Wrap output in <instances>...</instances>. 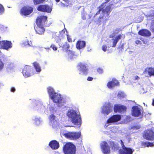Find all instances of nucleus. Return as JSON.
<instances>
[{
	"instance_id": "obj_1",
	"label": "nucleus",
	"mask_w": 154,
	"mask_h": 154,
	"mask_svg": "<svg viewBox=\"0 0 154 154\" xmlns=\"http://www.w3.org/2000/svg\"><path fill=\"white\" fill-rule=\"evenodd\" d=\"M68 116L71 119L72 123L76 127L79 128L82 124V120L80 114H77L76 112L74 111H70L67 112Z\"/></svg>"
},
{
	"instance_id": "obj_2",
	"label": "nucleus",
	"mask_w": 154,
	"mask_h": 154,
	"mask_svg": "<svg viewBox=\"0 0 154 154\" xmlns=\"http://www.w3.org/2000/svg\"><path fill=\"white\" fill-rule=\"evenodd\" d=\"M65 154H75L76 147L72 143H67L65 144L63 148Z\"/></svg>"
},
{
	"instance_id": "obj_3",
	"label": "nucleus",
	"mask_w": 154,
	"mask_h": 154,
	"mask_svg": "<svg viewBox=\"0 0 154 154\" xmlns=\"http://www.w3.org/2000/svg\"><path fill=\"white\" fill-rule=\"evenodd\" d=\"M131 114L133 116L142 118L143 116L142 107L140 106H133L132 108Z\"/></svg>"
},
{
	"instance_id": "obj_4",
	"label": "nucleus",
	"mask_w": 154,
	"mask_h": 154,
	"mask_svg": "<svg viewBox=\"0 0 154 154\" xmlns=\"http://www.w3.org/2000/svg\"><path fill=\"white\" fill-rule=\"evenodd\" d=\"M112 104L109 102H107L102 107L101 112L104 115H107L112 111Z\"/></svg>"
},
{
	"instance_id": "obj_5",
	"label": "nucleus",
	"mask_w": 154,
	"mask_h": 154,
	"mask_svg": "<svg viewBox=\"0 0 154 154\" xmlns=\"http://www.w3.org/2000/svg\"><path fill=\"white\" fill-rule=\"evenodd\" d=\"M50 98L54 103L57 104L58 106L60 107L63 105V98L60 94L56 93Z\"/></svg>"
},
{
	"instance_id": "obj_6",
	"label": "nucleus",
	"mask_w": 154,
	"mask_h": 154,
	"mask_svg": "<svg viewBox=\"0 0 154 154\" xmlns=\"http://www.w3.org/2000/svg\"><path fill=\"white\" fill-rule=\"evenodd\" d=\"M65 137L71 140H76L81 136V133L79 132H68L64 134Z\"/></svg>"
},
{
	"instance_id": "obj_7",
	"label": "nucleus",
	"mask_w": 154,
	"mask_h": 154,
	"mask_svg": "<svg viewBox=\"0 0 154 154\" xmlns=\"http://www.w3.org/2000/svg\"><path fill=\"white\" fill-rule=\"evenodd\" d=\"M33 11V8L29 5L23 6L20 11V13L21 15L27 16L31 14Z\"/></svg>"
},
{
	"instance_id": "obj_8",
	"label": "nucleus",
	"mask_w": 154,
	"mask_h": 154,
	"mask_svg": "<svg viewBox=\"0 0 154 154\" xmlns=\"http://www.w3.org/2000/svg\"><path fill=\"white\" fill-rule=\"evenodd\" d=\"M119 143L121 144L122 149L119 150L120 154H132L134 150L131 148L126 147L125 146L124 142L122 140H120Z\"/></svg>"
},
{
	"instance_id": "obj_9",
	"label": "nucleus",
	"mask_w": 154,
	"mask_h": 154,
	"mask_svg": "<svg viewBox=\"0 0 154 154\" xmlns=\"http://www.w3.org/2000/svg\"><path fill=\"white\" fill-rule=\"evenodd\" d=\"M47 23V17L44 15L38 16L35 20V23L37 26H45Z\"/></svg>"
},
{
	"instance_id": "obj_10",
	"label": "nucleus",
	"mask_w": 154,
	"mask_h": 154,
	"mask_svg": "<svg viewBox=\"0 0 154 154\" xmlns=\"http://www.w3.org/2000/svg\"><path fill=\"white\" fill-rule=\"evenodd\" d=\"M78 66L79 67V70L80 72L79 74H81V73L85 75L88 74V66L86 64L80 63L78 64Z\"/></svg>"
},
{
	"instance_id": "obj_11",
	"label": "nucleus",
	"mask_w": 154,
	"mask_h": 154,
	"mask_svg": "<svg viewBox=\"0 0 154 154\" xmlns=\"http://www.w3.org/2000/svg\"><path fill=\"white\" fill-rule=\"evenodd\" d=\"M143 137L149 140H154V128L149 129L145 131Z\"/></svg>"
},
{
	"instance_id": "obj_12",
	"label": "nucleus",
	"mask_w": 154,
	"mask_h": 154,
	"mask_svg": "<svg viewBox=\"0 0 154 154\" xmlns=\"http://www.w3.org/2000/svg\"><path fill=\"white\" fill-rule=\"evenodd\" d=\"M38 11L50 13L52 10V8L48 5H41L37 8Z\"/></svg>"
},
{
	"instance_id": "obj_13",
	"label": "nucleus",
	"mask_w": 154,
	"mask_h": 154,
	"mask_svg": "<svg viewBox=\"0 0 154 154\" xmlns=\"http://www.w3.org/2000/svg\"><path fill=\"white\" fill-rule=\"evenodd\" d=\"M12 44L11 41H0V48L8 50L11 48Z\"/></svg>"
},
{
	"instance_id": "obj_14",
	"label": "nucleus",
	"mask_w": 154,
	"mask_h": 154,
	"mask_svg": "<svg viewBox=\"0 0 154 154\" xmlns=\"http://www.w3.org/2000/svg\"><path fill=\"white\" fill-rule=\"evenodd\" d=\"M32 68L31 66L26 65L22 71V74L23 75L26 77H27L32 75V72H31Z\"/></svg>"
},
{
	"instance_id": "obj_15",
	"label": "nucleus",
	"mask_w": 154,
	"mask_h": 154,
	"mask_svg": "<svg viewBox=\"0 0 154 154\" xmlns=\"http://www.w3.org/2000/svg\"><path fill=\"white\" fill-rule=\"evenodd\" d=\"M101 146L102 152L104 154H109L110 153V149L107 143L106 142H102Z\"/></svg>"
},
{
	"instance_id": "obj_16",
	"label": "nucleus",
	"mask_w": 154,
	"mask_h": 154,
	"mask_svg": "<svg viewBox=\"0 0 154 154\" xmlns=\"http://www.w3.org/2000/svg\"><path fill=\"white\" fill-rule=\"evenodd\" d=\"M126 107L120 104H115L114 107V110L116 112H124L126 110Z\"/></svg>"
},
{
	"instance_id": "obj_17",
	"label": "nucleus",
	"mask_w": 154,
	"mask_h": 154,
	"mask_svg": "<svg viewBox=\"0 0 154 154\" xmlns=\"http://www.w3.org/2000/svg\"><path fill=\"white\" fill-rule=\"evenodd\" d=\"M122 37V35L120 34L116 36L112 37L110 40V46H112V47H115L116 46L117 43L119 40Z\"/></svg>"
},
{
	"instance_id": "obj_18",
	"label": "nucleus",
	"mask_w": 154,
	"mask_h": 154,
	"mask_svg": "<svg viewBox=\"0 0 154 154\" xmlns=\"http://www.w3.org/2000/svg\"><path fill=\"white\" fill-rule=\"evenodd\" d=\"M121 116L119 115H114L111 117L107 121V124L117 122L120 120Z\"/></svg>"
},
{
	"instance_id": "obj_19",
	"label": "nucleus",
	"mask_w": 154,
	"mask_h": 154,
	"mask_svg": "<svg viewBox=\"0 0 154 154\" xmlns=\"http://www.w3.org/2000/svg\"><path fill=\"white\" fill-rule=\"evenodd\" d=\"M44 26H37L34 27V29L36 33L39 35L43 34L45 31V29Z\"/></svg>"
},
{
	"instance_id": "obj_20",
	"label": "nucleus",
	"mask_w": 154,
	"mask_h": 154,
	"mask_svg": "<svg viewBox=\"0 0 154 154\" xmlns=\"http://www.w3.org/2000/svg\"><path fill=\"white\" fill-rule=\"evenodd\" d=\"M49 145L53 150L57 149L59 147V143L56 140L51 141L49 143Z\"/></svg>"
},
{
	"instance_id": "obj_21",
	"label": "nucleus",
	"mask_w": 154,
	"mask_h": 154,
	"mask_svg": "<svg viewBox=\"0 0 154 154\" xmlns=\"http://www.w3.org/2000/svg\"><path fill=\"white\" fill-rule=\"evenodd\" d=\"M119 84V82L117 80L113 79L112 81L108 82L107 84V86L109 88H112L115 86L118 85Z\"/></svg>"
},
{
	"instance_id": "obj_22",
	"label": "nucleus",
	"mask_w": 154,
	"mask_h": 154,
	"mask_svg": "<svg viewBox=\"0 0 154 154\" xmlns=\"http://www.w3.org/2000/svg\"><path fill=\"white\" fill-rule=\"evenodd\" d=\"M143 73L146 76H148V75L150 76L152 75H154V68H147L144 71Z\"/></svg>"
},
{
	"instance_id": "obj_23",
	"label": "nucleus",
	"mask_w": 154,
	"mask_h": 154,
	"mask_svg": "<svg viewBox=\"0 0 154 154\" xmlns=\"http://www.w3.org/2000/svg\"><path fill=\"white\" fill-rule=\"evenodd\" d=\"M111 8V6L109 5L105 9L102 10V12L104 15L101 17L102 19H106V17H107L109 15L110 12Z\"/></svg>"
},
{
	"instance_id": "obj_24",
	"label": "nucleus",
	"mask_w": 154,
	"mask_h": 154,
	"mask_svg": "<svg viewBox=\"0 0 154 154\" xmlns=\"http://www.w3.org/2000/svg\"><path fill=\"white\" fill-rule=\"evenodd\" d=\"M86 45L85 42L84 41L79 40L76 43V47L78 49H80L84 48Z\"/></svg>"
},
{
	"instance_id": "obj_25",
	"label": "nucleus",
	"mask_w": 154,
	"mask_h": 154,
	"mask_svg": "<svg viewBox=\"0 0 154 154\" xmlns=\"http://www.w3.org/2000/svg\"><path fill=\"white\" fill-rule=\"evenodd\" d=\"M69 44L67 42L62 43L60 45V47L62 48V50L66 52H67L68 51H70V50H69Z\"/></svg>"
},
{
	"instance_id": "obj_26",
	"label": "nucleus",
	"mask_w": 154,
	"mask_h": 154,
	"mask_svg": "<svg viewBox=\"0 0 154 154\" xmlns=\"http://www.w3.org/2000/svg\"><path fill=\"white\" fill-rule=\"evenodd\" d=\"M138 33L139 35L144 36H149L151 35L150 32L146 29L140 30L139 32Z\"/></svg>"
},
{
	"instance_id": "obj_27",
	"label": "nucleus",
	"mask_w": 154,
	"mask_h": 154,
	"mask_svg": "<svg viewBox=\"0 0 154 154\" xmlns=\"http://www.w3.org/2000/svg\"><path fill=\"white\" fill-rule=\"evenodd\" d=\"M110 144L113 150L115 151H117L119 150V147L117 143L112 142L110 143Z\"/></svg>"
},
{
	"instance_id": "obj_28",
	"label": "nucleus",
	"mask_w": 154,
	"mask_h": 154,
	"mask_svg": "<svg viewBox=\"0 0 154 154\" xmlns=\"http://www.w3.org/2000/svg\"><path fill=\"white\" fill-rule=\"evenodd\" d=\"M47 89L48 92L49 94L50 97H51L52 95H53L56 93L54 92V89L51 87H48L47 88Z\"/></svg>"
},
{
	"instance_id": "obj_29",
	"label": "nucleus",
	"mask_w": 154,
	"mask_h": 154,
	"mask_svg": "<svg viewBox=\"0 0 154 154\" xmlns=\"http://www.w3.org/2000/svg\"><path fill=\"white\" fill-rule=\"evenodd\" d=\"M32 64L36 71L38 72H40L41 71V69L38 63L36 62H34Z\"/></svg>"
},
{
	"instance_id": "obj_30",
	"label": "nucleus",
	"mask_w": 154,
	"mask_h": 154,
	"mask_svg": "<svg viewBox=\"0 0 154 154\" xmlns=\"http://www.w3.org/2000/svg\"><path fill=\"white\" fill-rule=\"evenodd\" d=\"M142 144L144 147H152L154 146V144L152 143H151L149 142H142Z\"/></svg>"
},
{
	"instance_id": "obj_31",
	"label": "nucleus",
	"mask_w": 154,
	"mask_h": 154,
	"mask_svg": "<svg viewBox=\"0 0 154 154\" xmlns=\"http://www.w3.org/2000/svg\"><path fill=\"white\" fill-rule=\"evenodd\" d=\"M45 0H33L35 5H37L43 3Z\"/></svg>"
},
{
	"instance_id": "obj_32",
	"label": "nucleus",
	"mask_w": 154,
	"mask_h": 154,
	"mask_svg": "<svg viewBox=\"0 0 154 154\" xmlns=\"http://www.w3.org/2000/svg\"><path fill=\"white\" fill-rule=\"evenodd\" d=\"M118 96L119 97L122 98L125 97V94L123 92L119 91L118 93Z\"/></svg>"
},
{
	"instance_id": "obj_33",
	"label": "nucleus",
	"mask_w": 154,
	"mask_h": 154,
	"mask_svg": "<svg viewBox=\"0 0 154 154\" xmlns=\"http://www.w3.org/2000/svg\"><path fill=\"white\" fill-rule=\"evenodd\" d=\"M4 67V63L2 60L0 59V71L2 70Z\"/></svg>"
},
{
	"instance_id": "obj_34",
	"label": "nucleus",
	"mask_w": 154,
	"mask_h": 154,
	"mask_svg": "<svg viewBox=\"0 0 154 154\" xmlns=\"http://www.w3.org/2000/svg\"><path fill=\"white\" fill-rule=\"evenodd\" d=\"M55 116L54 115L51 114L49 116V119L51 121H52L55 119Z\"/></svg>"
},
{
	"instance_id": "obj_35",
	"label": "nucleus",
	"mask_w": 154,
	"mask_h": 154,
	"mask_svg": "<svg viewBox=\"0 0 154 154\" xmlns=\"http://www.w3.org/2000/svg\"><path fill=\"white\" fill-rule=\"evenodd\" d=\"M140 126L139 125H135L132 127V129L134 130H137L140 129Z\"/></svg>"
},
{
	"instance_id": "obj_36",
	"label": "nucleus",
	"mask_w": 154,
	"mask_h": 154,
	"mask_svg": "<svg viewBox=\"0 0 154 154\" xmlns=\"http://www.w3.org/2000/svg\"><path fill=\"white\" fill-rule=\"evenodd\" d=\"M65 30L64 29L62 30L60 32L59 36H62L65 34Z\"/></svg>"
},
{
	"instance_id": "obj_37",
	"label": "nucleus",
	"mask_w": 154,
	"mask_h": 154,
	"mask_svg": "<svg viewBox=\"0 0 154 154\" xmlns=\"http://www.w3.org/2000/svg\"><path fill=\"white\" fill-rule=\"evenodd\" d=\"M50 47L54 51H56L57 49V47L54 44H52Z\"/></svg>"
},
{
	"instance_id": "obj_38",
	"label": "nucleus",
	"mask_w": 154,
	"mask_h": 154,
	"mask_svg": "<svg viewBox=\"0 0 154 154\" xmlns=\"http://www.w3.org/2000/svg\"><path fill=\"white\" fill-rule=\"evenodd\" d=\"M151 29L152 31L154 32V20L152 21Z\"/></svg>"
},
{
	"instance_id": "obj_39",
	"label": "nucleus",
	"mask_w": 154,
	"mask_h": 154,
	"mask_svg": "<svg viewBox=\"0 0 154 154\" xmlns=\"http://www.w3.org/2000/svg\"><path fill=\"white\" fill-rule=\"evenodd\" d=\"M97 71L99 73H101L103 72V69L101 68H98L97 69Z\"/></svg>"
},
{
	"instance_id": "obj_40",
	"label": "nucleus",
	"mask_w": 154,
	"mask_h": 154,
	"mask_svg": "<svg viewBox=\"0 0 154 154\" xmlns=\"http://www.w3.org/2000/svg\"><path fill=\"white\" fill-rule=\"evenodd\" d=\"M66 35H67V39L68 41L69 42H72V38L70 37L67 34Z\"/></svg>"
},
{
	"instance_id": "obj_41",
	"label": "nucleus",
	"mask_w": 154,
	"mask_h": 154,
	"mask_svg": "<svg viewBox=\"0 0 154 154\" xmlns=\"http://www.w3.org/2000/svg\"><path fill=\"white\" fill-rule=\"evenodd\" d=\"M102 50L104 51H106L107 49V47L105 45H104L102 47Z\"/></svg>"
},
{
	"instance_id": "obj_42",
	"label": "nucleus",
	"mask_w": 154,
	"mask_h": 154,
	"mask_svg": "<svg viewBox=\"0 0 154 154\" xmlns=\"http://www.w3.org/2000/svg\"><path fill=\"white\" fill-rule=\"evenodd\" d=\"M3 11L4 9L3 6L2 5H0V14L3 12Z\"/></svg>"
},
{
	"instance_id": "obj_43",
	"label": "nucleus",
	"mask_w": 154,
	"mask_h": 154,
	"mask_svg": "<svg viewBox=\"0 0 154 154\" xmlns=\"http://www.w3.org/2000/svg\"><path fill=\"white\" fill-rule=\"evenodd\" d=\"M93 79V78L90 76H88L87 78V80L88 81H92Z\"/></svg>"
},
{
	"instance_id": "obj_44",
	"label": "nucleus",
	"mask_w": 154,
	"mask_h": 154,
	"mask_svg": "<svg viewBox=\"0 0 154 154\" xmlns=\"http://www.w3.org/2000/svg\"><path fill=\"white\" fill-rule=\"evenodd\" d=\"M135 42L137 45H141V44L140 41L139 40L136 41Z\"/></svg>"
},
{
	"instance_id": "obj_45",
	"label": "nucleus",
	"mask_w": 154,
	"mask_h": 154,
	"mask_svg": "<svg viewBox=\"0 0 154 154\" xmlns=\"http://www.w3.org/2000/svg\"><path fill=\"white\" fill-rule=\"evenodd\" d=\"M131 117L130 116H127L126 118V119L128 121H131Z\"/></svg>"
},
{
	"instance_id": "obj_46",
	"label": "nucleus",
	"mask_w": 154,
	"mask_h": 154,
	"mask_svg": "<svg viewBox=\"0 0 154 154\" xmlns=\"http://www.w3.org/2000/svg\"><path fill=\"white\" fill-rule=\"evenodd\" d=\"M11 92H14L15 91V88L14 87H11Z\"/></svg>"
},
{
	"instance_id": "obj_47",
	"label": "nucleus",
	"mask_w": 154,
	"mask_h": 154,
	"mask_svg": "<svg viewBox=\"0 0 154 154\" xmlns=\"http://www.w3.org/2000/svg\"><path fill=\"white\" fill-rule=\"evenodd\" d=\"M134 78L135 80H138L140 79V78L137 76H135L134 77Z\"/></svg>"
},
{
	"instance_id": "obj_48",
	"label": "nucleus",
	"mask_w": 154,
	"mask_h": 154,
	"mask_svg": "<svg viewBox=\"0 0 154 154\" xmlns=\"http://www.w3.org/2000/svg\"><path fill=\"white\" fill-rule=\"evenodd\" d=\"M99 9V12H100V11H102V9H101V8H98ZM99 13H98V14Z\"/></svg>"
},
{
	"instance_id": "obj_49",
	"label": "nucleus",
	"mask_w": 154,
	"mask_h": 154,
	"mask_svg": "<svg viewBox=\"0 0 154 154\" xmlns=\"http://www.w3.org/2000/svg\"><path fill=\"white\" fill-rule=\"evenodd\" d=\"M55 1L56 2H59L60 1V0H55Z\"/></svg>"
},
{
	"instance_id": "obj_50",
	"label": "nucleus",
	"mask_w": 154,
	"mask_h": 154,
	"mask_svg": "<svg viewBox=\"0 0 154 154\" xmlns=\"http://www.w3.org/2000/svg\"><path fill=\"white\" fill-rule=\"evenodd\" d=\"M143 42L144 44H146V42L145 41H143Z\"/></svg>"
},
{
	"instance_id": "obj_51",
	"label": "nucleus",
	"mask_w": 154,
	"mask_h": 154,
	"mask_svg": "<svg viewBox=\"0 0 154 154\" xmlns=\"http://www.w3.org/2000/svg\"><path fill=\"white\" fill-rule=\"evenodd\" d=\"M82 19H83V20H85V18H84V17H83V18H82Z\"/></svg>"
},
{
	"instance_id": "obj_52",
	"label": "nucleus",
	"mask_w": 154,
	"mask_h": 154,
	"mask_svg": "<svg viewBox=\"0 0 154 154\" xmlns=\"http://www.w3.org/2000/svg\"><path fill=\"white\" fill-rule=\"evenodd\" d=\"M28 44L29 45H29V44L28 43Z\"/></svg>"
}]
</instances>
